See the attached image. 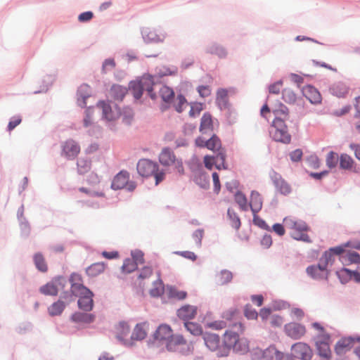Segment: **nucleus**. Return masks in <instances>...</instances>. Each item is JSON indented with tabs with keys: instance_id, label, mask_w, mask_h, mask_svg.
<instances>
[{
	"instance_id": "f257e3e1",
	"label": "nucleus",
	"mask_w": 360,
	"mask_h": 360,
	"mask_svg": "<svg viewBox=\"0 0 360 360\" xmlns=\"http://www.w3.org/2000/svg\"><path fill=\"white\" fill-rule=\"evenodd\" d=\"M244 331V327L240 323L234 324L231 328L226 330L223 335L222 354L227 356L233 348L234 350L245 353L249 349L248 341L245 338H240V335Z\"/></svg>"
},
{
	"instance_id": "f03ea898",
	"label": "nucleus",
	"mask_w": 360,
	"mask_h": 360,
	"mask_svg": "<svg viewBox=\"0 0 360 360\" xmlns=\"http://www.w3.org/2000/svg\"><path fill=\"white\" fill-rule=\"evenodd\" d=\"M283 223L288 229L292 230L291 236L295 240L311 243V240L307 234L310 229L306 222L292 217H286L283 219Z\"/></svg>"
},
{
	"instance_id": "7ed1b4c3",
	"label": "nucleus",
	"mask_w": 360,
	"mask_h": 360,
	"mask_svg": "<svg viewBox=\"0 0 360 360\" xmlns=\"http://www.w3.org/2000/svg\"><path fill=\"white\" fill-rule=\"evenodd\" d=\"M344 248H352L360 250V241H348L341 245L330 248L326 251L319 259V269L328 270L335 261V256H338L344 252Z\"/></svg>"
},
{
	"instance_id": "20e7f679",
	"label": "nucleus",
	"mask_w": 360,
	"mask_h": 360,
	"mask_svg": "<svg viewBox=\"0 0 360 360\" xmlns=\"http://www.w3.org/2000/svg\"><path fill=\"white\" fill-rule=\"evenodd\" d=\"M195 145L198 147L207 148L213 152L217 153V158H220L221 160V165L224 169H227V166L225 164L226 153L224 149L221 148V141L217 136L214 134L208 140L199 136L195 139Z\"/></svg>"
},
{
	"instance_id": "39448f33",
	"label": "nucleus",
	"mask_w": 360,
	"mask_h": 360,
	"mask_svg": "<svg viewBox=\"0 0 360 360\" xmlns=\"http://www.w3.org/2000/svg\"><path fill=\"white\" fill-rule=\"evenodd\" d=\"M130 91L136 99H139L141 97L143 91H148L152 99H155L157 97L156 94L153 93V82L150 76L143 77L139 82H131Z\"/></svg>"
},
{
	"instance_id": "423d86ee",
	"label": "nucleus",
	"mask_w": 360,
	"mask_h": 360,
	"mask_svg": "<svg viewBox=\"0 0 360 360\" xmlns=\"http://www.w3.org/2000/svg\"><path fill=\"white\" fill-rule=\"evenodd\" d=\"M285 121L280 118H274L272 122L270 135L272 139L278 142L289 143L291 136L288 131V127Z\"/></svg>"
},
{
	"instance_id": "0eeeda50",
	"label": "nucleus",
	"mask_w": 360,
	"mask_h": 360,
	"mask_svg": "<svg viewBox=\"0 0 360 360\" xmlns=\"http://www.w3.org/2000/svg\"><path fill=\"white\" fill-rule=\"evenodd\" d=\"M159 161L164 167L173 166L180 175L184 174V168L181 160L176 158L174 152L169 148H163L159 155Z\"/></svg>"
},
{
	"instance_id": "6e6552de",
	"label": "nucleus",
	"mask_w": 360,
	"mask_h": 360,
	"mask_svg": "<svg viewBox=\"0 0 360 360\" xmlns=\"http://www.w3.org/2000/svg\"><path fill=\"white\" fill-rule=\"evenodd\" d=\"M129 174L127 171H121L113 179L111 188L114 190H119L127 188V190L132 191L136 188V184L133 181H129Z\"/></svg>"
},
{
	"instance_id": "1a4fd4ad",
	"label": "nucleus",
	"mask_w": 360,
	"mask_h": 360,
	"mask_svg": "<svg viewBox=\"0 0 360 360\" xmlns=\"http://www.w3.org/2000/svg\"><path fill=\"white\" fill-rule=\"evenodd\" d=\"M292 355L300 360H311L313 356V351L310 346L305 342H298L291 347Z\"/></svg>"
},
{
	"instance_id": "9d476101",
	"label": "nucleus",
	"mask_w": 360,
	"mask_h": 360,
	"mask_svg": "<svg viewBox=\"0 0 360 360\" xmlns=\"http://www.w3.org/2000/svg\"><path fill=\"white\" fill-rule=\"evenodd\" d=\"M203 339L207 347L210 350L216 352L217 356H226L225 354H222V352H221L223 348V344L221 342L220 338L218 335L205 333L203 335Z\"/></svg>"
},
{
	"instance_id": "9b49d317",
	"label": "nucleus",
	"mask_w": 360,
	"mask_h": 360,
	"mask_svg": "<svg viewBox=\"0 0 360 360\" xmlns=\"http://www.w3.org/2000/svg\"><path fill=\"white\" fill-rule=\"evenodd\" d=\"M255 355L262 360H283L285 356L275 346H270L264 350L258 349L255 351Z\"/></svg>"
},
{
	"instance_id": "f8f14e48",
	"label": "nucleus",
	"mask_w": 360,
	"mask_h": 360,
	"mask_svg": "<svg viewBox=\"0 0 360 360\" xmlns=\"http://www.w3.org/2000/svg\"><path fill=\"white\" fill-rule=\"evenodd\" d=\"M61 148V155L68 160H74L80 153V146L73 139L64 141Z\"/></svg>"
},
{
	"instance_id": "ddd939ff",
	"label": "nucleus",
	"mask_w": 360,
	"mask_h": 360,
	"mask_svg": "<svg viewBox=\"0 0 360 360\" xmlns=\"http://www.w3.org/2000/svg\"><path fill=\"white\" fill-rule=\"evenodd\" d=\"M285 334L294 340L302 338L306 333L304 326L298 323H289L284 327Z\"/></svg>"
},
{
	"instance_id": "4468645a",
	"label": "nucleus",
	"mask_w": 360,
	"mask_h": 360,
	"mask_svg": "<svg viewBox=\"0 0 360 360\" xmlns=\"http://www.w3.org/2000/svg\"><path fill=\"white\" fill-rule=\"evenodd\" d=\"M158 168L156 163L146 159L139 160L136 167L138 173L145 177L153 175Z\"/></svg>"
},
{
	"instance_id": "2eb2a0df",
	"label": "nucleus",
	"mask_w": 360,
	"mask_h": 360,
	"mask_svg": "<svg viewBox=\"0 0 360 360\" xmlns=\"http://www.w3.org/2000/svg\"><path fill=\"white\" fill-rule=\"evenodd\" d=\"M98 107L102 110L103 117L108 121L115 120L121 115L120 110L117 106L112 109V106L105 101H100Z\"/></svg>"
},
{
	"instance_id": "dca6fc26",
	"label": "nucleus",
	"mask_w": 360,
	"mask_h": 360,
	"mask_svg": "<svg viewBox=\"0 0 360 360\" xmlns=\"http://www.w3.org/2000/svg\"><path fill=\"white\" fill-rule=\"evenodd\" d=\"M185 347H189L187 342L181 335H173L167 342V348L171 352L181 351Z\"/></svg>"
},
{
	"instance_id": "f3484780",
	"label": "nucleus",
	"mask_w": 360,
	"mask_h": 360,
	"mask_svg": "<svg viewBox=\"0 0 360 360\" xmlns=\"http://www.w3.org/2000/svg\"><path fill=\"white\" fill-rule=\"evenodd\" d=\"M198 314V307L194 305L185 304L180 307L176 312L177 316L186 322L188 320L193 319Z\"/></svg>"
},
{
	"instance_id": "a211bd4d",
	"label": "nucleus",
	"mask_w": 360,
	"mask_h": 360,
	"mask_svg": "<svg viewBox=\"0 0 360 360\" xmlns=\"http://www.w3.org/2000/svg\"><path fill=\"white\" fill-rule=\"evenodd\" d=\"M356 338H343L338 340L335 347L337 354L341 355L349 351L355 345Z\"/></svg>"
},
{
	"instance_id": "6ab92c4d",
	"label": "nucleus",
	"mask_w": 360,
	"mask_h": 360,
	"mask_svg": "<svg viewBox=\"0 0 360 360\" xmlns=\"http://www.w3.org/2000/svg\"><path fill=\"white\" fill-rule=\"evenodd\" d=\"M344 248V252L340 255V260L343 265H349L352 264H359L360 262V255L354 251H347Z\"/></svg>"
},
{
	"instance_id": "aec40b11",
	"label": "nucleus",
	"mask_w": 360,
	"mask_h": 360,
	"mask_svg": "<svg viewBox=\"0 0 360 360\" xmlns=\"http://www.w3.org/2000/svg\"><path fill=\"white\" fill-rule=\"evenodd\" d=\"M173 333L171 327L167 324H161L154 333V338L159 341H168Z\"/></svg>"
},
{
	"instance_id": "412c9836",
	"label": "nucleus",
	"mask_w": 360,
	"mask_h": 360,
	"mask_svg": "<svg viewBox=\"0 0 360 360\" xmlns=\"http://www.w3.org/2000/svg\"><path fill=\"white\" fill-rule=\"evenodd\" d=\"M142 35L146 42H159L162 41L165 35L162 33H158V31L152 28H144L142 31Z\"/></svg>"
},
{
	"instance_id": "4be33fe9",
	"label": "nucleus",
	"mask_w": 360,
	"mask_h": 360,
	"mask_svg": "<svg viewBox=\"0 0 360 360\" xmlns=\"http://www.w3.org/2000/svg\"><path fill=\"white\" fill-rule=\"evenodd\" d=\"M274 184L277 191L283 195H288L291 192L290 186L278 174L272 176Z\"/></svg>"
},
{
	"instance_id": "5701e85b",
	"label": "nucleus",
	"mask_w": 360,
	"mask_h": 360,
	"mask_svg": "<svg viewBox=\"0 0 360 360\" xmlns=\"http://www.w3.org/2000/svg\"><path fill=\"white\" fill-rule=\"evenodd\" d=\"M304 96L311 103H319L321 101L320 93L312 86L307 85L302 89Z\"/></svg>"
},
{
	"instance_id": "b1692460",
	"label": "nucleus",
	"mask_w": 360,
	"mask_h": 360,
	"mask_svg": "<svg viewBox=\"0 0 360 360\" xmlns=\"http://www.w3.org/2000/svg\"><path fill=\"white\" fill-rule=\"evenodd\" d=\"M78 306L79 307L86 311H91L93 309L94 301H93V292L89 291V294L84 293L79 296Z\"/></svg>"
},
{
	"instance_id": "393cba45",
	"label": "nucleus",
	"mask_w": 360,
	"mask_h": 360,
	"mask_svg": "<svg viewBox=\"0 0 360 360\" xmlns=\"http://www.w3.org/2000/svg\"><path fill=\"white\" fill-rule=\"evenodd\" d=\"M262 203L263 202L261 195L257 191H252L250 207L253 214H257L262 210Z\"/></svg>"
},
{
	"instance_id": "a878e982",
	"label": "nucleus",
	"mask_w": 360,
	"mask_h": 360,
	"mask_svg": "<svg viewBox=\"0 0 360 360\" xmlns=\"http://www.w3.org/2000/svg\"><path fill=\"white\" fill-rule=\"evenodd\" d=\"M319 267V263L317 265H311L307 268V273L314 278L321 279L327 278L328 270L323 269Z\"/></svg>"
},
{
	"instance_id": "bb28decb",
	"label": "nucleus",
	"mask_w": 360,
	"mask_h": 360,
	"mask_svg": "<svg viewBox=\"0 0 360 360\" xmlns=\"http://www.w3.org/2000/svg\"><path fill=\"white\" fill-rule=\"evenodd\" d=\"M311 326L317 331L315 342H330V335L326 331L321 323L314 322L311 324Z\"/></svg>"
},
{
	"instance_id": "cd10ccee",
	"label": "nucleus",
	"mask_w": 360,
	"mask_h": 360,
	"mask_svg": "<svg viewBox=\"0 0 360 360\" xmlns=\"http://www.w3.org/2000/svg\"><path fill=\"white\" fill-rule=\"evenodd\" d=\"M330 343V342H315L319 355L326 360H329L332 356Z\"/></svg>"
},
{
	"instance_id": "c85d7f7f",
	"label": "nucleus",
	"mask_w": 360,
	"mask_h": 360,
	"mask_svg": "<svg viewBox=\"0 0 360 360\" xmlns=\"http://www.w3.org/2000/svg\"><path fill=\"white\" fill-rule=\"evenodd\" d=\"M148 328L147 323H138L134 329L131 338L136 340H143L147 335Z\"/></svg>"
},
{
	"instance_id": "c756f323",
	"label": "nucleus",
	"mask_w": 360,
	"mask_h": 360,
	"mask_svg": "<svg viewBox=\"0 0 360 360\" xmlns=\"http://www.w3.org/2000/svg\"><path fill=\"white\" fill-rule=\"evenodd\" d=\"M158 87L159 95L165 103H170L174 98V92L172 89L165 85L155 86Z\"/></svg>"
},
{
	"instance_id": "7c9ffc66",
	"label": "nucleus",
	"mask_w": 360,
	"mask_h": 360,
	"mask_svg": "<svg viewBox=\"0 0 360 360\" xmlns=\"http://www.w3.org/2000/svg\"><path fill=\"white\" fill-rule=\"evenodd\" d=\"M213 129V122L212 116L209 113H205L200 121V131L205 134L207 131H212Z\"/></svg>"
},
{
	"instance_id": "2f4dec72",
	"label": "nucleus",
	"mask_w": 360,
	"mask_h": 360,
	"mask_svg": "<svg viewBox=\"0 0 360 360\" xmlns=\"http://www.w3.org/2000/svg\"><path fill=\"white\" fill-rule=\"evenodd\" d=\"M105 264L103 262H96L92 264L86 269V273L89 276L96 277L104 271Z\"/></svg>"
},
{
	"instance_id": "473e14b6",
	"label": "nucleus",
	"mask_w": 360,
	"mask_h": 360,
	"mask_svg": "<svg viewBox=\"0 0 360 360\" xmlns=\"http://www.w3.org/2000/svg\"><path fill=\"white\" fill-rule=\"evenodd\" d=\"M330 91L338 97H345L349 92V88L345 84L338 82L332 86Z\"/></svg>"
},
{
	"instance_id": "72a5a7b5",
	"label": "nucleus",
	"mask_w": 360,
	"mask_h": 360,
	"mask_svg": "<svg viewBox=\"0 0 360 360\" xmlns=\"http://www.w3.org/2000/svg\"><path fill=\"white\" fill-rule=\"evenodd\" d=\"M204 163L205 167L208 169H212L214 165H215L217 169H224L221 165V160H220V158H217V155H205L204 157Z\"/></svg>"
},
{
	"instance_id": "f704fd0d",
	"label": "nucleus",
	"mask_w": 360,
	"mask_h": 360,
	"mask_svg": "<svg viewBox=\"0 0 360 360\" xmlns=\"http://www.w3.org/2000/svg\"><path fill=\"white\" fill-rule=\"evenodd\" d=\"M65 307V303L61 300L53 303L49 308L48 311L50 316H59L62 314Z\"/></svg>"
},
{
	"instance_id": "c9c22d12",
	"label": "nucleus",
	"mask_w": 360,
	"mask_h": 360,
	"mask_svg": "<svg viewBox=\"0 0 360 360\" xmlns=\"http://www.w3.org/2000/svg\"><path fill=\"white\" fill-rule=\"evenodd\" d=\"M130 332V328L129 325L125 322H120L116 326V333L117 338L122 341L124 338L129 335Z\"/></svg>"
},
{
	"instance_id": "e433bc0d",
	"label": "nucleus",
	"mask_w": 360,
	"mask_h": 360,
	"mask_svg": "<svg viewBox=\"0 0 360 360\" xmlns=\"http://www.w3.org/2000/svg\"><path fill=\"white\" fill-rule=\"evenodd\" d=\"M273 113L275 118H280L285 121L289 117L288 108L283 103H279L278 105L273 109Z\"/></svg>"
},
{
	"instance_id": "4c0bfd02",
	"label": "nucleus",
	"mask_w": 360,
	"mask_h": 360,
	"mask_svg": "<svg viewBox=\"0 0 360 360\" xmlns=\"http://www.w3.org/2000/svg\"><path fill=\"white\" fill-rule=\"evenodd\" d=\"M41 293L45 295H56L58 290L55 281H51L41 286L39 289Z\"/></svg>"
},
{
	"instance_id": "58836bf2",
	"label": "nucleus",
	"mask_w": 360,
	"mask_h": 360,
	"mask_svg": "<svg viewBox=\"0 0 360 360\" xmlns=\"http://www.w3.org/2000/svg\"><path fill=\"white\" fill-rule=\"evenodd\" d=\"M72 319L77 323H89L94 321V316L90 314L77 312L72 316Z\"/></svg>"
},
{
	"instance_id": "ea45409f",
	"label": "nucleus",
	"mask_w": 360,
	"mask_h": 360,
	"mask_svg": "<svg viewBox=\"0 0 360 360\" xmlns=\"http://www.w3.org/2000/svg\"><path fill=\"white\" fill-rule=\"evenodd\" d=\"M227 217L229 220L230 225L235 229L238 230L240 227L241 222L237 213L233 209H229L227 211Z\"/></svg>"
},
{
	"instance_id": "a19ab883",
	"label": "nucleus",
	"mask_w": 360,
	"mask_h": 360,
	"mask_svg": "<svg viewBox=\"0 0 360 360\" xmlns=\"http://www.w3.org/2000/svg\"><path fill=\"white\" fill-rule=\"evenodd\" d=\"M90 86L87 84H82L79 86L77 91V95L79 96L78 101L80 99L82 100V103L80 104L81 106L84 107L86 105V99L90 96Z\"/></svg>"
},
{
	"instance_id": "79ce46f5",
	"label": "nucleus",
	"mask_w": 360,
	"mask_h": 360,
	"mask_svg": "<svg viewBox=\"0 0 360 360\" xmlns=\"http://www.w3.org/2000/svg\"><path fill=\"white\" fill-rule=\"evenodd\" d=\"M34 262L37 269L41 272H46L48 266L42 254L36 253L34 255Z\"/></svg>"
},
{
	"instance_id": "37998d69",
	"label": "nucleus",
	"mask_w": 360,
	"mask_h": 360,
	"mask_svg": "<svg viewBox=\"0 0 360 360\" xmlns=\"http://www.w3.org/2000/svg\"><path fill=\"white\" fill-rule=\"evenodd\" d=\"M233 274L228 270H222L217 275V283L219 285H226L231 281Z\"/></svg>"
},
{
	"instance_id": "c03bdc74",
	"label": "nucleus",
	"mask_w": 360,
	"mask_h": 360,
	"mask_svg": "<svg viewBox=\"0 0 360 360\" xmlns=\"http://www.w3.org/2000/svg\"><path fill=\"white\" fill-rule=\"evenodd\" d=\"M342 274H346L347 277H354V279L360 283V262L359 263L357 269L356 271H350L347 269L343 268L337 271V275L341 276Z\"/></svg>"
},
{
	"instance_id": "a18cd8bd",
	"label": "nucleus",
	"mask_w": 360,
	"mask_h": 360,
	"mask_svg": "<svg viewBox=\"0 0 360 360\" xmlns=\"http://www.w3.org/2000/svg\"><path fill=\"white\" fill-rule=\"evenodd\" d=\"M234 200L236 203L239 205L240 208L243 211H247L248 210V200L245 194L240 191H238L234 195Z\"/></svg>"
},
{
	"instance_id": "49530a36",
	"label": "nucleus",
	"mask_w": 360,
	"mask_h": 360,
	"mask_svg": "<svg viewBox=\"0 0 360 360\" xmlns=\"http://www.w3.org/2000/svg\"><path fill=\"white\" fill-rule=\"evenodd\" d=\"M340 167L343 169H351L353 167L354 160L347 154L343 153L340 158Z\"/></svg>"
},
{
	"instance_id": "de8ad7c7",
	"label": "nucleus",
	"mask_w": 360,
	"mask_h": 360,
	"mask_svg": "<svg viewBox=\"0 0 360 360\" xmlns=\"http://www.w3.org/2000/svg\"><path fill=\"white\" fill-rule=\"evenodd\" d=\"M184 326L193 335H200L202 333L201 326L196 323L186 321L184 323Z\"/></svg>"
},
{
	"instance_id": "09e8293b",
	"label": "nucleus",
	"mask_w": 360,
	"mask_h": 360,
	"mask_svg": "<svg viewBox=\"0 0 360 360\" xmlns=\"http://www.w3.org/2000/svg\"><path fill=\"white\" fill-rule=\"evenodd\" d=\"M91 169V161L86 158H80L77 161V169L79 174H85Z\"/></svg>"
},
{
	"instance_id": "8fccbe9b",
	"label": "nucleus",
	"mask_w": 360,
	"mask_h": 360,
	"mask_svg": "<svg viewBox=\"0 0 360 360\" xmlns=\"http://www.w3.org/2000/svg\"><path fill=\"white\" fill-rule=\"evenodd\" d=\"M282 98L285 103L289 104L295 103L297 99L296 94L294 91L288 88L283 90Z\"/></svg>"
},
{
	"instance_id": "3c124183",
	"label": "nucleus",
	"mask_w": 360,
	"mask_h": 360,
	"mask_svg": "<svg viewBox=\"0 0 360 360\" xmlns=\"http://www.w3.org/2000/svg\"><path fill=\"white\" fill-rule=\"evenodd\" d=\"M137 264L135 261L130 258L124 259L122 266V271L124 273H131L137 269Z\"/></svg>"
},
{
	"instance_id": "603ef678",
	"label": "nucleus",
	"mask_w": 360,
	"mask_h": 360,
	"mask_svg": "<svg viewBox=\"0 0 360 360\" xmlns=\"http://www.w3.org/2000/svg\"><path fill=\"white\" fill-rule=\"evenodd\" d=\"M339 160L338 153L330 151L328 153L326 159V165L330 169L335 168L337 166Z\"/></svg>"
},
{
	"instance_id": "864d4df0",
	"label": "nucleus",
	"mask_w": 360,
	"mask_h": 360,
	"mask_svg": "<svg viewBox=\"0 0 360 360\" xmlns=\"http://www.w3.org/2000/svg\"><path fill=\"white\" fill-rule=\"evenodd\" d=\"M164 292L163 283L160 280L154 282L153 287L150 290V294L153 297H159Z\"/></svg>"
},
{
	"instance_id": "5fc2aeb1",
	"label": "nucleus",
	"mask_w": 360,
	"mask_h": 360,
	"mask_svg": "<svg viewBox=\"0 0 360 360\" xmlns=\"http://www.w3.org/2000/svg\"><path fill=\"white\" fill-rule=\"evenodd\" d=\"M187 105L188 103L185 97L182 95H178L175 99L174 107L178 112H181Z\"/></svg>"
},
{
	"instance_id": "6e6d98bb",
	"label": "nucleus",
	"mask_w": 360,
	"mask_h": 360,
	"mask_svg": "<svg viewBox=\"0 0 360 360\" xmlns=\"http://www.w3.org/2000/svg\"><path fill=\"white\" fill-rule=\"evenodd\" d=\"M195 182L203 188L209 186V176L204 173H199L195 176Z\"/></svg>"
},
{
	"instance_id": "4d7b16f0",
	"label": "nucleus",
	"mask_w": 360,
	"mask_h": 360,
	"mask_svg": "<svg viewBox=\"0 0 360 360\" xmlns=\"http://www.w3.org/2000/svg\"><path fill=\"white\" fill-rule=\"evenodd\" d=\"M71 291L76 296H80L84 293L89 294V290L86 288L82 283L72 284Z\"/></svg>"
},
{
	"instance_id": "13d9d810",
	"label": "nucleus",
	"mask_w": 360,
	"mask_h": 360,
	"mask_svg": "<svg viewBox=\"0 0 360 360\" xmlns=\"http://www.w3.org/2000/svg\"><path fill=\"white\" fill-rule=\"evenodd\" d=\"M210 52L212 54L217 55L219 58H224L226 56L227 53L225 49L218 44L212 45L210 49Z\"/></svg>"
},
{
	"instance_id": "bf43d9fd",
	"label": "nucleus",
	"mask_w": 360,
	"mask_h": 360,
	"mask_svg": "<svg viewBox=\"0 0 360 360\" xmlns=\"http://www.w3.org/2000/svg\"><path fill=\"white\" fill-rule=\"evenodd\" d=\"M169 295L171 297L179 300H184L187 297V292L186 291L180 290L176 288H171Z\"/></svg>"
},
{
	"instance_id": "052dcab7",
	"label": "nucleus",
	"mask_w": 360,
	"mask_h": 360,
	"mask_svg": "<svg viewBox=\"0 0 360 360\" xmlns=\"http://www.w3.org/2000/svg\"><path fill=\"white\" fill-rule=\"evenodd\" d=\"M111 91L114 94L113 96L118 100H122L126 94V89L120 86H114Z\"/></svg>"
},
{
	"instance_id": "680f3d73",
	"label": "nucleus",
	"mask_w": 360,
	"mask_h": 360,
	"mask_svg": "<svg viewBox=\"0 0 360 360\" xmlns=\"http://www.w3.org/2000/svg\"><path fill=\"white\" fill-rule=\"evenodd\" d=\"M202 110V104L200 103H193L191 105L189 115L191 117H195L198 115Z\"/></svg>"
},
{
	"instance_id": "e2e57ef3",
	"label": "nucleus",
	"mask_w": 360,
	"mask_h": 360,
	"mask_svg": "<svg viewBox=\"0 0 360 360\" xmlns=\"http://www.w3.org/2000/svg\"><path fill=\"white\" fill-rule=\"evenodd\" d=\"M283 87V82L281 80L277 81L269 86V92L273 94H279Z\"/></svg>"
},
{
	"instance_id": "0e129e2a",
	"label": "nucleus",
	"mask_w": 360,
	"mask_h": 360,
	"mask_svg": "<svg viewBox=\"0 0 360 360\" xmlns=\"http://www.w3.org/2000/svg\"><path fill=\"white\" fill-rule=\"evenodd\" d=\"M204 231L202 229H198L193 233V238L197 247L201 246L202 239L203 238Z\"/></svg>"
},
{
	"instance_id": "69168bd1",
	"label": "nucleus",
	"mask_w": 360,
	"mask_h": 360,
	"mask_svg": "<svg viewBox=\"0 0 360 360\" xmlns=\"http://www.w3.org/2000/svg\"><path fill=\"white\" fill-rule=\"evenodd\" d=\"M228 98V91L224 89H219L217 92V101L220 103H226Z\"/></svg>"
},
{
	"instance_id": "338daca9",
	"label": "nucleus",
	"mask_w": 360,
	"mask_h": 360,
	"mask_svg": "<svg viewBox=\"0 0 360 360\" xmlns=\"http://www.w3.org/2000/svg\"><path fill=\"white\" fill-rule=\"evenodd\" d=\"M131 259L135 261L139 265V264H143L144 259H143V253L141 251L139 250H135L131 252Z\"/></svg>"
},
{
	"instance_id": "774afa93",
	"label": "nucleus",
	"mask_w": 360,
	"mask_h": 360,
	"mask_svg": "<svg viewBox=\"0 0 360 360\" xmlns=\"http://www.w3.org/2000/svg\"><path fill=\"white\" fill-rule=\"evenodd\" d=\"M207 326L214 330H221L226 327V323L224 321H214L208 323Z\"/></svg>"
}]
</instances>
